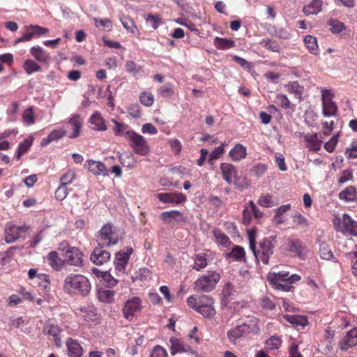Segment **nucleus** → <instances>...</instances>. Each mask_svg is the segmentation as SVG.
Here are the masks:
<instances>
[{
    "label": "nucleus",
    "instance_id": "nucleus-58",
    "mask_svg": "<svg viewBox=\"0 0 357 357\" xmlns=\"http://www.w3.org/2000/svg\"><path fill=\"white\" fill-rule=\"evenodd\" d=\"M68 195L66 185L61 184L55 191V197L57 200H63Z\"/></svg>",
    "mask_w": 357,
    "mask_h": 357
},
{
    "label": "nucleus",
    "instance_id": "nucleus-60",
    "mask_svg": "<svg viewBox=\"0 0 357 357\" xmlns=\"http://www.w3.org/2000/svg\"><path fill=\"white\" fill-rule=\"evenodd\" d=\"M146 22L151 27L156 29L160 23V18L156 15H148L146 17Z\"/></svg>",
    "mask_w": 357,
    "mask_h": 357
},
{
    "label": "nucleus",
    "instance_id": "nucleus-41",
    "mask_svg": "<svg viewBox=\"0 0 357 357\" xmlns=\"http://www.w3.org/2000/svg\"><path fill=\"white\" fill-rule=\"evenodd\" d=\"M49 264L54 269H59L61 266V259L58 257V254L55 251H52L49 253L47 257Z\"/></svg>",
    "mask_w": 357,
    "mask_h": 357
},
{
    "label": "nucleus",
    "instance_id": "nucleus-9",
    "mask_svg": "<svg viewBox=\"0 0 357 357\" xmlns=\"http://www.w3.org/2000/svg\"><path fill=\"white\" fill-rule=\"evenodd\" d=\"M252 328L249 325L242 324L228 331L227 337L231 342H235L236 340L250 334Z\"/></svg>",
    "mask_w": 357,
    "mask_h": 357
},
{
    "label": "nucleus",
    "instance_id": "nucleus-19",
    "mask_svg": "<svg viewBox=\"0 0 357 357\" xmlns=\"http://www.w3.org/2000/svg\"><path fill=\"white\" fill-rule=\"evenodd\" d=\"M61 331L57 325L51 323H47L43 328V333L49 334L54 337L55 344L57 347H61V340L59 337Z\"/></svg>",
    "mask_w": 357,
    "mask_h": 357
},
{
    "label": "nucleus",
    "instance_id": "nucleus-45",
    "mask_svg": "<svg viewBox=\"0 0 357 357\" xmlns=\"http://www.w3.org/2000/svg\"><path fill=\"white\" fill-rule=\"evenodd\" d=\"M208 264L207 259L201 255H197L195 257V264L193 265V268L196 271H200L204 268Z\"/></svg>",
    "mask_w": 357,
    "mask_h": 357
},
{
    "label": "nucleus",
    "instance_id": "nucleus-7",
    "mask_svg": "<svg viewBox=\"0 0 357 357\" xmlns=\"http://www.w3.org/2000/svg\"><path fill=\"white\" fill-rule=\"evenodd\" d=\"M274 247L273 244H271L268 241H262L259 243V248L257 250V257H255L256 260L258 261L259 259L264 264H268L270 257L273 254Z\"/></svg>",
    "mask_w": 357,
    "mask_h": 357
},
{
    "label": "nucleus",
    "instance_id": "nucleus-43",
    "mask_svg": "<svg viewBox=\"0 0 357 357\" xmlns=\"http://www.w3.org/2000/svg\"><path fill=\"white\" fill-rule=\"evenodd\" d=\"M258 204L263 207L269 208L277 205L278 202L273 199L271 195H266L259 198Z\"/></svg>",
    "mask_w": 357,
    "mask_h": 357
},
{
    "label": "nucleus",
    "instance_id": "nucleus-34",
    "mask_svg": "<svg viewBox=\"0 0 357 357\" xmlns=\"http://www.w3.org/2000/svg\"><path fill=\"white\" fill-rule=\"evenodd\" d=\"M214 45L220 50H226L234 46V42L231 40L215 37L214 39Z\"/></svg>",
    "mask_w": 357,
    "mask_h": 357
},
{
    "label": "nucleus",
    "instance_id": "nucleus-29",
    "mask_svg": "<svg viewBox=\"0 0 357 357\" xmlns=\"http://www.w3.org/2000/svg\"><path fill=\"white\" fill-rule=\"evenodd\" d=\"M285 318L289 323L296 327L300 326L301 328H303L308 324L307 319L304 316L287 315Z\"/></svg>",
    "mask_w": 357,
    "mask_h": 357
},
{
    "label": "nucleus",
    "instance_id": "nucleus-27",
    "mask_svg": "<svg viewBox=\"0 0 357 357\" xmlns=\"http://www.w3.org/2000/svg\"><path fill=\"white\" fill-rule=\"evenodd\" d=\"M321 1L319 0H312L303 8V13L307 15H317L321 10Z\"/></svg>",
    "mask_w": 357,
    "mask_h": 357
},
{
    "label": "nucleus",
    "instance_id": "nucleus-50",
    "mask_svg": "<svg viewBox=\"0 0 357 357\" xmlns=\"http://www.w3.org/2000/svg\"><path fill=\"white\" fill-rule=\"evenodd\" d=\"M140 102L146 107H150L154 101L153 95L151 93L143 92L139 96Z\"/></svg>",
    "mask_w": 357,
    "mask_h": 357
},
{
    "label": "nucleus",
    "instance_id": "nucleus-10",
    "mask_svg": "<svg viewBox=\"0 0 357 357\" xmlns=\"http://www.w3.org/2000/svg\"><path fill=\"white\" fill-rule=\"evenodd\" d=\"M26 227H17L15 225L8 223L5 229V241L7 243H12L20 237L21 231H26Z\"/></svg>",
    "mask_w": 357,
    "mask_h": 357
},
{
    "label": "nucleus",
    "instance_id": "nucleus-63",
    "mask_svg": "<svg viewBox=\"0 0 357 357\" xmlns=\"http://www.w3.org/2000/svg\"><path fill=\"white\" fill-rule=\"evenodd\" d=\"M33 142L32 138H26L23 142H20L18 146V150L24 154L28 151Z\"/></svg>",
    "mask_w": 357,
    "mask_h": 357
},
{
    "label": "nucleus",
    "instance_id": "nucleus-31",
    "mask_svg": "<svg viewBox=\"0 0 357 357\" xmlns=\"http://www.w3.org/2000/svg\"><path fill=\"white\" fill-rule=\"evenodd\" d=\"M304 43L308 50L315 55L319 53V47L317 45V41L315 37L312 36H306L304 38Z\"/></svg>",
    "mask_w": 357,
    "mask_h": 357
},
{
    "label": "nucleus",
    "instance_id": "nucleus-52",
    "mask_svg": "<svg viewBox=\"0 0 357 357\" xmlns=\"http://www.w3.org/2000/svg\"><path fill=\"white\" fill-rule=\"evenodd\" d=\"M236 292L234 285L230 282L227 283L222 289V295L227 301L229 297L234 296Z\"/></svg>",
    "mask_w": 357,
    "mask_h": 357
},
{
    "label": "nucleus",
    "instance_id": "nucleus-4",
    "mask_svg": "<svg viewBox=\"0 0 357 357\" xmlns=\"http://www.w3.org/2000/svg\"><path fill=\"white\" fill-rule=\"evenodd\" d=\"M126 139L130 142V146L135 153L141 155L148 153L149 147L143 136L132 130V132H126Z\"/></svg>",
    "mask_w": 357,
    "mask_h": 357
},
{
    "label": "nucleus",
    "instance_id": "nucleus-44",
    "mask_svg": "<svg viewBox=\"0 0 357 357\" xmlns=\"http://www.w3.org/2000/svg\"><path fill=\"white\" fill-rule=\"evenodd\" d=\"M23 67L28 75L40 70V66L31 59H26L24 63Z\"/></svg>",
    "mask_w": 357,
    "mask_h": 357
},
{
    "label": "nucleus",
    "instance_id": "nucleus-8",
    "mask_svg": "<svg viewBox=\"0 0 357 357\" xmlns=\"http://www.w3.org/2000/svg\"><path fill=\"white\" fill-rule=\"evenodd\" d=\"M100 240L105 241L103 245L110 246L118 243L119 238L115 236L113 225L110 223L105 225L100 230Z\"/></svg>",
    "mask_w": 357,
    "mask_h": 357
},
{
    "label": "nucleus",
    "instance_id": "nucleus-28",
    "mask_svg": "<svg viewBox=\"0 0 357 357\" xmlns=\"http://www.w3.org/2000/svg\"><path fill=\"white\" fill-rule=\"evenodd\" d=\"M90 123L94 126L93 129L99 131L107 130L105 120L98 112H95L90 118Z\"/></svg>",
    "mask_w": 357,
    "mask_h": 357
},
{
    "label": "nucleus",
    "instance_id": "nucleus-51",
    "mask_svg": "<svg viewBox=\"0 0 357 357\" xmlns=\"http://www.w3.org/2000/svg\"><path fill=\"white\" fill-rule=\"evenodd\" d=\"M248 239H249V245L250 248L253 252L255 257H257V249H256V230L252 229L248 231Z\"/></svg>",
    "mask_w": 357,
    "mask_h": 357
},
{
    "label": "nucleus",
    "instance_id": "nucleus-49",
    "mask_svg": "<svg viewBox=\"0 0 357 357\" xmlns=\"http://www.w3.org/2000/svg\"><path fill=\"white\" fill-rule=\"evenodd\" d=\"M281 345V340L279 337L272 336L266 341V347L269 350L278 349Z\"/></svg>",
    "mask_w": 357,
    "mask_h": 357
},
{
    "label": "nucleus",
    "instance_id": "nucleus-22",
    "mask_svg": "<svg viewBox=\"0 0 357 357\" xmlns=\"http://www.w3.org/2000/svg\"><path fill=\"white\" fill-rule=\"evenodd\" d=\"M68 355L70 357H81L83 350L80 344L71 338H69L66 342Z\"/></svg>",
    "mask_w": 357,
    "mask_h": 357
},
{
    "label": "nucleus",
    "instance_id": "nucleus-40",
    "mask_svg": "<svg viewBox=\"0 0 357 357\" xmlns=\"http://www.w3.org/2000/svg\"><path fill=\"white\" fill-rule=\"evenodd\" d=\"M133 250L131 247H127L126 250H121L116 254L115 259L121 263L128 264L130 255Z\"/></svg>",
    "mask_w": 357,
    "mask_h": 357
},
{
    "label": "nucleus",
    "instance_id": "nucleus-54",
    "mask_svg": "<svg viewBox=\"0 0 357 357\" xmlns=\"http://www.w3.org/2000/svg\"><path fill=\"white\" fill-rule=\"evenodd\" d=\"M76 313L82 317L86 315L94 316L96 314V309L93 307H80L76 309Z\"/></svg>",
    "mask_w": 357,
    "mask_h": 357
},
{
    "label": "nucleus",
    "instance_id": "nucleus-38",
    "mask_svg": "<svg viewBox=\"0 0 357 357\" xmlns=\"http://www.w3.org/2000/svg\"><path fill=\"white\" fill-rule=\"evenodd\" d=\"M95 25L97 28L102 29L104 31H109L112 29V22L109 19L93 18Z\"/></svg>",
    "mask_w": 357,
    "mask_h": 357
},
{
    "label": "nucleus",
    "instance_id": "nucleus-3",
    "mask_svg": "<svg viewBox=\"0 0 357 357\" xmlns=\"http://www.w3.org/2000/svg\"><path fill=\"white\" fill-rule=\"evenodd\" d=\"M333 223L336 231H340L345 235L357 236L355 229L356 222L348 215L344 214L342 217L338 215H334Z\"/></svg>",
    "mask_w": 357,
    "mask_h": 357
},
{
    "label": "nucleus",
    "instance_id": "nucleus-57",
    "mask_svg": "<svg viewBox=\"0 0 357 357\" xmlns=\"http://www.w3.org/2000/svg\"><path fill=\"white\" fill-rule=\"evenodd\" d=\"M126 69L128 72L131 73L135 75L142 70V66H137L132 61H128L126 63Z\"/></svg>",
    "mask_w": 357,
    "mask_h": 357
},
{
    "label": "nucleus",
    "instance_id": "nucleus-37",
    "mask_svg": "<svg viewBox=\"0 0 357 357\" xmlns=\"http://www.w3.org/2000/svg\"><path fill=\"white\" fill-rule=\"evenodd\" d=\"M260 44L266 50L273 52L279 53L281 50L278 42L271 39H264Z\"/></svg>",
    "mask_w": 357,
    "mask_h": 357
},
{
    "label": "nucleus",
    "instance_id": "nucleus-35",
    "mask_svg": "<svg viewBox=\"0 0 357 357\" xmlns=\"http://www.w3.org/2000/svg\"><path fill=\"white\" fill-rule=\"evenodd\" d=\"M118 154L120 162L123 166L128 168H132L134 167L135 161L133 155L131 153H118Z\"/></svg>",
    "mask_w": 357,
    "mask_h": 357
},
{
    "label": "nucleus",
    "instance_id": "nucleus-30",
    "mask_svg": "<svg viewBox=\"0 0 357 357\" xmlns=\"http://www.w3.org/2000/svg\"><path fill=\"white\" fill-rule=\"evenodd\" d=\"M112 121L115 125L113 130L116 136H124L126 138V132H132V130H128V126L126 123L119 122L114 119Z\"/></svg>",
    "mask_w": 357,
    "mask_h": 357
},
{
    "label": "nucleus",
    "instance_id": "nucleus-20",
    "mask_svg": "<svg viewBox=\"0 0 357 357\" xmlns=\"http://www.w3.org/2000/svg\"><path fill=\"white\" fill-rule=\"evenodd\" d=\"M305 142L307 143V147L312 151L320 150L322 141L318 137L317 134H308L304 137Z\"/></svg>",
    "mask_w": 357,
    "mask_h": 357
},
{
    "label": "nucleus",
    "instance_id": "nucleus-64",
    "mask_svg": "<svg viewBox=\"0 0 357 357\" xmlns=\"http://www.w3.org/2000/svg\"><path fill=\"white\" fill-rule=\"evenodd\" d=\"M167 354L163 347L156 346L153 349L150 357H167Z\"/></svg>",
    "mask_w": 357,
    "mask_h": 357
},
{
    "label": "nucleus",
    "instance_id": "nucleus-33",
    "mask_svg": "<svg viewBox=\"0 0 357 357\" xmlns=\"http://www.w3.org/2000/svg\"><path fill=\"white\" fill-rule=\"evenodd\" d=\"M356 188L353 186H349L340 192L339 198L340 199H344L346 202L354 201L356 199Z\"/></svg>",
    "mask_w": 357,
    "mask_h": 357
},
{
    "label": "nucleus",
    "instance_id": "nucleus-2",
    "mask_svg": "<svg viewBox=\"0 0 357 357\" xmlns=\"http://www.w3.org/2000/svg\"><path fill=\"white\" fill-rule=\"evenodd\" d=\"M220 280L219 273L214 271H208L195 281L194 289L197 292H210L215 288Z\"/></svg>",
    "mask_w": 357,
    "mask_h": 357
},
{
    "label": "nucleus",
    "instance_id": "nucleus-23",
    "mask_svg": "<svg viewBox=\"0 0 357 357\" xmlns=\"http://www.w3.org/2000/svg\"><path fill=\"white\" fill-rule=\"evenodd\" d=\"M246 149L245 146L240 144H237L232 149L229 151V156L234 161H239L246 156Z\"/></svg>",
    "mask_w": 357,
    "mask_h": 357
},
{
    "label": "nucleus",
    "instance_id": "nucleus-55",
    "mask_svg": "<svg viewBox=\"0 0 357 357\" xmlns=\"http://www.w3.org/2000/svg\"><path fill=\"white\" fill-rule=\"evenodd\" d=\"M75 173L73 170H68L64 175L61 177V184L67 185L70 184L75 178Z\"/></svg>",
    "mask_w": 357,
    "mask_h": 357
},
{
    "label": "nucleus",
    "instance_id": "nucleus-5",
    "mask_svg": "<svg viewBox=\"0 0 357 357\" xmlns=\"http://www.w3.org/2000/svg\"><path fill=\"white\" fill-rule=\"evenodd\" d=\"M333 97L331 91L321 89L322 114L325 117L335 116L337 113V107L332 100Z\"/></svg>",
    "mask_w": 357,
    "mask_h": 357
},
{
    "label": "nucleus",
    "instance_id": "nucleus-53",
    "mask_svg": "<svg viewBox=\"0 0 357 357\" xmlns=\"http://www.w3.org/2000/svg\"><path fill=\"white\" fill-rule=\"evenodd\" d=\"M23 121L26 125H32L34 123V116L33 112V108L29 107L24 110L23 113Z\"/></svg>",
    "mask_w": 357,
    "mask_h": 357
},
{
    "label": "nucleus",
    "instance_id": "nucleus-17",
    "mask_svg": "<svg viewBox=\"0 0 357 357\" xmlns=\"http://www.w3.org/2000/svg\"><path fill=\"white\" fill-rule=\"evenodd\" d=\"M289 251L294 253L300 259H305L307 253L306 247L299 240H291L289 242Z\"/></svg>",
    "mask_w": 357,
    "mask_h": 357
},
{
    "label": "nucleus",
    "instance_id": "nucleus-46",
    "mask_svg": "<svg viewBox=\"0 0 357 357\" xmlns=\"http://www.w3.org/2000/svg\"><path fill=\"white\" fill-rule=\"evenodd\" d=\"M293 218L294 223H296L297 225L300 227V228L306 230L309 227L310 224L308 220L300 213H295Z\"/></svg>",
    "mask_w": 357,
    "mask_h": 357
},
{
    "label": "nucleus",
    "instance_id": "nucleus-1",
    "mask_svg": "<svg viewBox=\"0 0 357 357\" xmlns=\"http://www.w3.org/2000/svg\"><path fill=\"white\" fill-rule=\"evenodd\" d=\"M91 286L89 280L82 275L69 274L63 282V291L70 295L80 294L87 296L91 291Z\"/></svg>",
    "mask_w": 357,
    "mask_h": 357
},
{
    "label": "nucleus",
    "instance_id": "nucleus-56",
    "mask_svg": "<svg viewBox=\"0 0 357 357\" xmlns=\"http://www.w3.org/2000/svg\"><path fill=\"white\" fill-rule=\"evenodd\" d=\"M328 25L330 26L329 29L335 33H339L342 31L344 28L343 23H341L335 20H331L328 22Z\"/></svg>",
    "mask_w": 357,
    "mask_h": 357
},
{
    "label": "nucleus",
    "instance_id": "nucleus-16",
    "mask_svg": "<svg viewBox=\"0 0 357 357\" xmlns=\"http://www.w3.org/2000/svg\"><path fill=\"white\" fill-rule=\"evenodd\" d=\"M220 169L223 179L227 183H231L232 179L236 178L238 174L236 168L231 164L224 162L220 165Z\"/></svg>",
    "mask_w": 357,
    "mask_h": 357
},
{
    "label": "nucleus",
    "instance_id": "nucleus-48",
    "mask_svg": "<svg viewBox=\"0 0 357 357\" xmlns=\"http://www.w3.org/2000/svg\"><path fill=\"white\" fill-rule=\"evenodd\" d=\"M69 123L73 126V134L70 137V138H75L78 137L80 132L81 123L79 121L78 116H74L69 120Z\"/></svg>",
    "mask_w": 357,
    "mask_h": 357
},
{
    "label": "nucleus",
    "instance_id": "nucleus-6",
    "mask_svg": "<svg viewBox=\"0 0 357 357\" xmlns=\"http://www.w3.org/2000/svg\"><path fill=\"white\" fill-rule=\"evenodd\" d=\"M141 309V300L138 297H132L126 302L123 307L124 317L128 320H132Z\"/></svg>",
    "mask_w": 357,
    "mask_h": 357
},
{
    "label": "nucleus",
    "instance_id": "nucleus-25",
    "mask_svg": "<svg viewBox=\"0 0 357 357\" xmlns=\"http://www.w3.org/2000/svg\"><path fill=\"white\" fill-rule=\"evenodd\" d=\"M171 352L172 354L180 352H186L188 351L190 347L185 345L179 339L172 337L169 340Z\"/></svg>",
    "mask_w": 357,
    "mask_h": 357
},
{
    "label": "nucleus",
    "instance_id": "nucleus-36",
    "mask_svg": "<svg viewBox=\"0 0 357 357\" xmlns=\"http://www.w3.org/2000/svg\"><path fill=\"white\" fill-rule=\"evenodd\" d=\"M287 87L288 91L293 93L296 98L298 99L299 100H301L303 88V86H300L297 82H290Z\"/></svg>",
    "mask_w": 357,
    "mask_h": 357
},
{
    "label": "nucleus",
    "instance_id": "nucleus-26",
    "mask_svg": "<svg viewBox=\"0 0 357 357\" xmlns=\"http://www.w3.org/2000/svg\"><path fill=\"white\" fill-rule=\"evenodd\" d=\"M227 257L232 258L236 261H244L245 260V252L243 247L235 245L230 252L227 254Z\"/></svg>",
    "mask_w": 357,
    "mask_h": 357
},
{
    "label": "nucleus",
    "instance_id": "nucleus-11",
    "mask_svg": "<svg viewBox=\"0 0 357 357\" xmlns=\"http://www.w3.org/2000/svg\"><path fill=\"white\" fill-rule=\"evenodd\" d=\"M157 197L162 202L172 204H179L186 200V197L181 192L158 193Z\"/></svg>",
    "mask_w": 357,
    "mask_h": 357
},
{
    "label": "nucleus",
    "instance_id": "nucleus-15",
    "mask_svg": "<svg viewBox=\"0 0 357 357\" xmlns=\"http://www.w3.org/2000/svg\"><path fill=\"white\" fill-rule=\"evenodd\" d=\"M357 345V329L356 328L347 332L346 336L340 343V349L342 351L347 350L349 347Z\"/></svg>",
    "mask_w": 357,
    "mask_h": 357
},
{
    "label": "nucleus",
    "instance_id": "nucleus-62",
    "mask_svg": "<svg viewBox=\"0 0 357 357\" xmlns=\"http://www.w3.org/2000/svg\"><path fill=\"white\" fill-rule=\"evenodd\" d=\"M276 102L279 104L282 107L288 109L290 107V101L285 95L278 94L276 96Z\"/></svg>",
    "mask_w": 357,
    "mask_h": 357
},
{
    "label": "nucleus",
    "instance_id": "nucleus-18",
    "mask_svg": "<svg viewBox=\"0 0 357 357\" xmlns=\"http://www.w3.org/2000/svg\"><path fill=\"white\" fill-rule=\"evenodd\" d=\"M30 53L38 62L47 63L51 60L50 55L40 46L32 47Z\"/></svg>",
    "mask_w": 357,
    "mask_h": 357
},
{
    "label": "nucleus",
    "instance_id": "nucleus-61",
    "mask_svg": "<svg viewBox=\"0 0 357 357\" xmlns=\"http://www.w3.org/2000/svg\"><path fill=\"white\" fill-rule=\"evenodd\" d=\"M260 304H261V306L262 307V308L266 309V310H272L275 308V303L273 302V301L269 297H267V296H264L261 299Z\"/></svg>",
    "mask_w": 357,
    "mask_h": 357
},
{
    "label": "nucleus",
    "instance_id": "nucleus-12",
    "mask_svg": "<svg viewBox=\"0 0 357 357\" xmlns=\"http://www.w3.org/2000/svg\"><path fill=\"white\" fill-rule=\"evenodd\" d=\"M85 167L95 176H107L109 175L105 164L102 162L89 160L86 162Z\"/></svg>",
    "mask_w": 357,
    "mask_h": 357
},
{
    "label": "nucleus",
    "instance_id": "nucleus-14",
    "mask_svg": "<svg viewBox=\"0 0 357 357\" xmlns=\"http://www.w3.org/2000/svg\"><path fill=\"white\" fill-rule=\"evenodd\" d=\"M110 257V253L108 251L103 250L102 246H98L94 248L90 259L96 265H102L107 261Z\"/></svg>",
    "mask_w": 357,
    "mask_h": 357
},
{
    "label": "nucleus",
    "instance_id": "nucleus-39",
    "mask_svg": "<svg viewBox=\"0 0 357 357\" xmlns=\"http://www.w3.org/2000/svg\"><path fill=\"white\" fill-rule=\"evenodd\" d=\"M319 255L324 260H330L333 257V254L330 247L326 243L319 245Z\"/></svg>",
    "mask_w": 357,
    "mask_h": 357
},
{
    "label": "nucleus",
    "instance_id": "nucleus-32",
    "mask_svg": "<svg viewBox=\"0 0 357 357\" xmlns=\"http://www.w3.org/2000/svg\"><path fill=\"white\" fill-rule=\"evenodd\" d=\"M213 233L219 244L227 248L231 243L229 237L220 229H215L213 230Z\"/></svg>",
    "mask_w": 357,
    "mask_h": 357
},
{
    "label": "nucleus",
    "instance_id": "nucleus-24",
    "mask_svg": "<svg viewBox=\"0 0 357 357\" xmlns=\"http://www.w3.org/2000/svg\"><path fill=\"white\" fill-rule=\"evenodd\" d=\"M115 291L110 289H100L97 291L98 300L104 303H112L114 302Z\"/></svg>",
    "mask_w": 357,
    "mask_h": 357
},
{
    "label": "nucleus",
    "instance_id": "nucleus-42",
    "mask_svg": "<svg viewBox=\"0 0 357 357\" xmlns=\"http://www.w3.org/2000/svg\"><path fill=\"white\" fill-rule=\"evenodd\" d=\"M280 39H289L291 38V31L289 28L274 27V32L272 33Z\"/></svg>",
    "mask_w": 357,
    "mask_h": 357
},
{
    "label": "nucleus",
    "instance_id": "nucleus-47",
    "mask_svg": "<svg viewBox=\"0 0 357 357\" xmlns=\"http://www.w3.org/2000/svg\"><path fill=\"white\" fill-rule=\"evenodd\" d=\"M197 312L202 314L204 317L207 318L213 317L216 313L213 305H206L202 307H199Z\"/></svg>",
    "mask_w": 357,
    "mask_h": 357
},
{
    "label": "nucleus",
    "instance_id": "nucleus-59",
    "mask_svg": "<svg viewBox=\"0 0 357 357\" xmlns=\"http://www.w3.org/2000/svg\"><path fill=\"white\" fill-rule=\"evenodd\" d=\"M197 303H198V308H199V307H202L206 305H213L214 301L212 297L206 296V295H203V296H199Z\"/></svg>",
    "mask_w": 357,
    "mask_h": 357
},
{
    "label": "nucleus",
    "instance_id": "nucleus-21",
    "mask_svg": "<svg viewBox=\"0 0 357 357\" xmlns=\"http://www.w3.org/2000/svg\"><path fill=\"white\" fill-rule=\"evenodd\" d=\"M82 253L76 248H71L66 250V259L67 261L73 266L79 265L82 260Z\"/></svg>",
    "mask_w": 357,
    "mask_h": 357
},
{
    "label": "nucleus",
    "instance_id": "nucleus-13",
    "mask_svg": "<svg viewBox=\"0 0 357 357\" xmlns=\"http://www.w3.org/2000/svg\"><path fill=\"white\" fill-rule=\"evenodd\" d=\"M160 218L166 224H171L172 221L177 223L187 221V218L181 212L175 210L162 212Z\"/></svg>",
    "mask_w": 357,
    "mask_h": 357
}]
</instances>
